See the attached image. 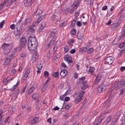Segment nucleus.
Listing matches in <instances>:
<instances>
[{"label": "nucleus", "instance_id": "obj_25", "mask_svg": "<svg viewBox=\"0 0 125 125\" xmlns=\"http://www.w3.org/2000/svg\"><path fill=\"white\" fill-rule=\"evenodd\" d=\"M88 49V47H82L80 48L79 50V52H86L87 51V49Z\"/></svg>", "mask_w": 125, "mask_h": 125}, {"label": "nucleus", "instance_id": "obj_6", "mask_svg": "<svg viewBox=\"0 0 125 125\" xmlns=\"http://www.w3.org/2000/svg\"><path fill=\"white\" fill-rule=\"evenodd\" d=\"M28 47L29 49L31 51H33L35 50L37 46V44H32L30 42L28 44Z\"/></svg>", "mask_w": 125, "mask_h": 125}, {"label": "nucleus", "instance_id": "obj_47", "mask_svg": "<svg viewBox=\"0 0 125 125\" xmlns=\"http://www.w3.org/2000/svg\"><path fill=\"white\" fill-rule=\"evenodd\" d=\"M53 123H54V124L55 123H56L58 121V118H54L53 119Z\"/></svg>", "mask_w": 125, "mask_h": 125}, {"label": "nucleus", "instance_id": "obj_45", "mask_svg": "<svg viewBox=\"0 0 125 125\" xmlns=\"http://www.w3.org/2000/svg\"><path fill=\"white\" fill-rule=\"evenodd\" d=\"M56 33V32L54 31H52L50 35L52 38L55 35V34Z\"/></svg>", "mask_w": 125, "mask_h": 125}, {"label": "nucleus", "instance_id": "obj_3", "mask_svg": "<svg viewBox=\"0 0 125 125\" xmlns=\"http://www.w3.org/2000/svg\"><path fill=\"white\" fill-rule=\"evenodd\" d=\"M26 44V39L25 37H22L20 40V45L19 47V49L21 50L23 48Z\"/></svg>", "mask_w": 125, "mask_h": 125}, {"label": "nucleus", "instance_id": "obj_52", "mask_svg": "<svg viewBox=\"0 0 125 125\" xmlns=\"http://www.w3.org/2000/svg\"><path fill=\"white\" fill-rule=\"evenodd\" d=\"M125 91V90L124 89H121L120 90V95L124 93Z\"/></svg>", "mask_w": 125, "mask_h": 125}, {"label": "nucleus", "instance_id": "obj_31", "mask_svg": "<svg viewBox=\"0 0 125 125\" xmlns=\"http://www.w3.org/2000/svg\"><path fill=\"white\" fill-rule=\"evenodd\" d=\"M31 98L33 100H37L38 99L37 94H34L32 96Z\"/></svg>", "mask_w": 125, "mask_h": 125}, {"label": "nucleus", "instance_id": "obj_10", "mask_svg": "<svg viewBox=\"0 0 125 125\" xmlns=\"http://www.w3.org/2000/svg\"><path fill=\"white\" fill-rule=\"evenodd\" d=\"M38 118L35 117L29 120V123L30 124H34L38 122Z\"/></svg>", "mask_w": 125, "mask_h": 125}, {"label": "nucleus", "instance_id": "obj_36", "mask_svg": "<svg viewBox=\"0 0 125 125\" xmlns=\"http://www.w3.org/2000/svg\"><path fill=\"white\" fill-rule=\"evenodd\" d=\"M64 52L65 53L67 52L69 48L68 47L66 46H65L64 47Z\"/></svg>", "mask_w": 125, "mask_h": 125}, {"label": "nucleus", "instance_id": "obj_16", "mask_svg": "<svg viewBox=\"0 0 125 125\" xmlns=\"http://www.w3.org/2000/svg\"><path fill=\"white\" fill-rule=\"evenodd\" d=\"M43 63L41 61L38 62L36 65L37 68L39 70L41 69L42 68Z\"/></svg>", "mask_w": 125, "mask_h": 125}, {"label": "nucleus", "instance_id": "obj_7", "mask_svg": "<svg viewBox=\"0 0 125 125\" xmlns=\"http://www.w3.org/2000/svg\"><path fill=\"white\" fill-rule=\"evenodd\" d=\"M39 57V55L37 51H35L33 55L32 60V62H35L38 60Z\"/></svg>", "mask_w": 125, "mask_h": 125}, {"label": "nucleus", "instance_id": "obj_60", "mask_svg": "<svg viewBox=\"0 0 125 125\" xmlns=\"http://www.w3.org/2000/svg\"><path fill=\"white\" fill-rule=\"evenodd\" d=\"M120 116V114L117 115V114H116V116H115V118H114V119H116V120H117L118 117H119Z\"/></svg>", "mask_w": 125, "mask_h": 125}, {"label": "nucleus", "instance_id": "obj_59", "mask_svg": "<svg viewBox=\"0 0 125 125\" xmlns=\"http://www.w3.org/2000/svg\"><path fill=\"white\" fill-rule=\"evenodd\" d=\"M29 74L26 73L25 72L24 75L23 77H24L26 79L27 77H28Z\"/></svg>", "mask_w": 125, "mask_h": 125}, {"label": "nucleus", "instance_id": "obj_43", "mask_svg": "<svg viewBox=\"0 0 125 125\" xmlns=\"http://www.w3.org/2000/svg\"><path fill=\"white\" fill-rule=\"evenodd\" d=\"M88 3L89 4L90 6H92L93 5V0H88Z\"/></svg>", "mask_w": 125, "mask_h": 125}, {"label": "nucleus", "instance_id": "obj_55", "mask_svg": "<svg viewBox=\"0 0 125 125\" xmlns=\"http://www.w3.org/2000/svg\"><path fill=\"white\" fill-rule=\"evenodd\" d=\"M125 44L123 42L121 43L119 45V47L120 48H122L124 46Z\"/></svg>", "mask_w": 125, "mask_h": 125}, {"label": "nucleus", "instance_id": "obj_11", "mask_svg": "<svg viewBox=\"0 0 125 125\" xmlns=\"http://www.w3.org/2000/svg\"><path fill=\"white\" fill-rule=\"evenodd\" d=\"M12 54L8 56V57H7L4 62V64L5 65H8L9 64L10 62V60L12 58Z\"/></svg>", "mask_w": 125, "mask_h": 125}, {"label": "nucleus", "instance_id": "obj_40", "mask_svg": "<svg viewBox=\"0 0 125 125\" xmlns=\"http://www.w3.org/2000/svg\"><path fill=\"white\" fill-rule=\"evenodd\" d=\"M2 115H0V124H1L3 123L4 119L2 118Z\"/></svg>", "mask_w": 125, "mask_h": 125}, {"label": "nucleus", "instance_id": "obj_54", "mask_svg": "<svg viewBox=\"0 0 125 125\" xmlns=\"http://www.w3.org/2000/svg\"><path fill=\"white\" fill-rule=\"evenodd\" d=\"M117 121V120H116V119H114L112 122V123L111 124L112 125H113L114 124H115V123L116 122V121Z\"/></svg>", "mask_w": 125, "mask_h": 125}, {"label": "nucleus", "instance_id": "obj_1", "mask_svg": "<svg viewBox=\"0 0 125 125\" xmlns=\"http://www.w3.org/2000/svg\"><path fill=\"white\" fill-rule=\"evenodd\" d=\"M106 82L104 81L97 88V91L99 93H101L106 89V86H108L109 85V83L106 84Z\"/></svg>", "mask_w": 125, "mask_h": 125}, {"label": "nucleus", "instance_id": "obj_61", "mask_svg": "<svg viewBox=\"0 0 125 125\" xmlns=\"http://www.w3.org/2000/svg\"><path fill=\"white\" fill-rule=\"evenodd\" d=\"M7 50V52H6V50H5L4 51V54L5 55H6L8 53V52L10 51V50L9 49H8Z\"/></svg>", "mask_w": 125, "mask_h": 125}, {"label": "nucleus", "instance_id": "obj_62", "mask_svg": "<svg viewBox=\"0 0 125 125\" xmlns=\"http://www.w3.org/2000/svg\"><path fill=\"white\" fill-rule=\"evenodd\" d=\"M73 76L75 78H77L78 77L77 73H74L73 75Z\"/></svg>", "mask_w": 125, "mask_h": 125}, {"label": "nucleus", "instance_id": "obj_63", "mask_svg": "<svg viewBox=\"0 0 125 125\" xmlns=\"http://www.w3.org/2000/svg\"><path fill=\"white\" fill-rule=\"evenodd\" d=\"M16 71L15 69H13L11 70V73L13 74H14L15 73Z\"/></svg>", "mask_w": 125, "mask_h": 125}, {"label": "nucleus", "instance_id": "obj_57", "mask_svg": "<svg viewBox=\"0 0 125 125\" xmlns=\"http://www.w3.org/2000/svg\"><path fill=\"white\" fill-rule=\"evenodd\" d=\"M70 52L72 54H73L75 52V50L74 49H73L70 51Z\"/></svg>", "mask_w": 125, "mask_h": 125}, {"label": "nucleus", "instance_id": "obj_19", "mask_svg": "<svg viewBox=\"0 0 125 125\" xmlns=\"http://www.w3.org/2000/svg\"><path fill=\"white\" fill-rule=\"evenodd\" d=\"M31 18L30 16L28 17L27 18L26 20L25 21L24 25L25 26H26L28 25V23L31 21Z\"/></svg>", "mask_w": 125, "mask_h": 125}, {"label": "nucleus", "instance_id": "obj_32", "mask_svg": "<svg viewBox=\"0 0 125 125\" xmlns=\"http://www.w3.org/2000/svg\"><path fill=\"white\" fill-rule=\"evenodd\" d=\"M59 75V73L58 72L54 73L52 74V76L58 78Z\"/></svg>", "mask_w": 125, "mask_h": 125}, {"label": "nucleus", "instance_id": "obj_23", "mask_svg": "<svg viewBox=\"0 0 125 125\" xmlns=\"http://www.w3.org/2000/svg\"><path fill=\"white\" fill-rule=\"evenodd\" d=\"M35 88L34 87L32 86L30 88L28 91L27 94L29 95H30L31 93L34 90Z\"/></svg>", "mask_w": 125, "mask_h": 125}, {"label": "nucleus", "instance_id": "obj_49", "mask_svg": "<svg viewBox=\"0 0 125 125\" xmlns=\"http://www.w3.org/2000/svg\"><path fill=\"white\" fill-rule=\"evenodd\" d=\"M94 67H90L89 68V71L90 72L92 73L94 71Z\"/></svg>", "mask_w": 125, "mask_h": 125}, {"label": "nucleus", "instance_id": "obj_20", "mask_svg": "<svg viewBox=\"0 0 125 125\" xmlns=\"http://www.w3.org/2000/svg\"><path fill=\"white\" fill-rule=\"evenodd\" d=\"M44 18V15H42L37 19V20L34 22H36L37 25Z\"/></svg>", "mask_w": 125, "mask_h": 125}, {"label": "nucleus", "instance_id": "obj_15", "mask_svg": "<svg viewBox=\"0 0 125 125\" xmlns=\"http://www.w3.org/2000/svg\"><path fill=\"white\" fill-rule=\"evenodd\" d=\"M102 76L101 73H99L98 74L95 79V84L97 83L101 79Z\"/></svg>", "mask_w": 125, "mask_h": 125}, {"label": "nucleus", "instance_id": "obj_53", "mask_svg": "<svg viewBox=\"0 0 125 125\" xmlns=\"http://www.w3.org/2000/svg\"><path fill=\"white\" fill-rule=\"evenodd\" d=\"M49 75L48 72L46 71H45L44 73V75L45 76H48Z\"/></svg>", "mask_w": 125, "mask_h": 125}, {"label": "nucleus", "instance_id": "obj_12", "mask_svg": "<svg viewBox=\"0 0 125 125\" xmlns=\"http://www.w3.org/2000/svg\"><path fill=\"white\" fill-rule=\"evenodd\" d=\"M120 22L118 21L116 23H114L112 24L111 27L113 29V30H115L120 25Z\"/></svg>", "mask_w": 125, "mask_h": 125}, {"label": "nucleus", "instance_id": "obj_13", "mask_svg": "<svg viewBox=\"0 0 125 125\" xmlns=\"http://www.w3.org/2000/svg\"><path fill=\"white\" fill-rule=\"evenodd\" d=\"M64 59L66 62L70 63L71 62L72 60L71 58L68 55H66V56L64 57Z\"/></svg>", "mask_w": 125, "mask_h": 125}, {"label": "nucleus", "instance_id": "obj_37", "mask_svg": "<svg viewBox=\"0 0 125 125\" xmlns=\"http://www.w3.org/2000/svg\"><path fill=\"white\" fill-rule=\"evenodd\" d=\"M5 20H3L0 23V28H1L3 27L5 23Z\"/></svg>", "mask_w": 125, "mask_h": 125}, {"label": "nucleus", "instance_id": "obj_64", "mask_svg": "<svg viewBox=\"0 0 125 125\" xmlns=\"http://www.w3.org/2000/svg\"><path fill=\"white\" fill-rule=\"evenodd\" d=\"M120 69L121 71H123L125 69V67L122 66L120 68Z\"/></svg>", "mask_w": 125, "mask_h": 125}, {"label": "nucleus", "instance_id": "obj_4", "mask_svg": "<svg viewBox=\"0 0 125 125\" xmlns=\"http://www.w3.org/2000/svg\"><path fill=\"white\" fill-rule=\"evenodd\" d=\"M114 60V57L111 56L107 57L105 59V63L108 64H111L113 62Z\"/></svg>", "mask_w": 125, "mask_h": 125}, {"label": "nucleus", "instance_id": "obj_26", "mask_svg": "<svg viewBox=\"0 0 125 125\" xmlns=\"http://www.w3.org/2000/svg\"><path fill=\"white\" fill-rule=\"evenodd\" d=\"M20 83V81H18L17 82L16 84L14 85L13 87H12V88L10 89H9V90H10L12 91H13L17 87L18 85H19Z\"/></svg>", "mask_w": 125, "mask_h": 125}, {"label": "nucleus", "instance_id": "obj_44", "mask_svg": "<svg viewBox=\"0 0 125 125\" xmlns=\"http://www.w3.org/2000/svg\"><path fill=\"white\" fill-rule=\"evenodd\" d=\"M27 87H28V85H27V84H26L25 86L24 87V88L23 91L21 92V94L23 93L24 92V91H25V89H26V88Z\"/></svg>", "mask_w": 125, "mask_h": 125}, {"label": "nucleus", "instance_id": "obj_21", "mask_svg": "<svg viewBox=\"0 0 125 125\" xmlns=\"http://www.w3.org/2000/svg\"><path fill=\"white\" fill-rule=\"evenodd\" d=\"M104 114H102L101 115L99 116V117L97 119V121H98V123L101 122L102 119L104 117Z\"/></svg>", "mask_w": 125, "mask_h": 125}, {"label": "nucleus", "instance_id": "obj_34", "mask_svg": "<svg viewBox=\"0 0 125 125\" xmlns=\"http://www.w3.org/2000/svg\"><path fill=\"white\" fill-rule=\"evenodd\" d=\"M72 106L71 104H69L67 105H66L64 106V108L66 109H68L70 108Z\"/></svg>", "mask_w": 125, "mask_h": 125}, {"label": "nucleus", "instance_id": "obj_18", "mask_svg": "<svg viewBox=\"0 0 125 125\" xmlns=\"http://www.w3.org/2000/svg\"><path fill=\"white\" fill-rule=\"evenodd\" d=\"M80 3V0H76L73 4L72 6L74 8L75 7H78Z\"/></svg>", "mask_w": 125, "mask_h": 125}, {"label": "nucleus", "instance_id": "obj_42", "mask_svg": "<svg viewBox=\"0 0 125 125\" xmlns=\"http://www.w3.org/2000/svg\"><path fill=\"white\" fill-rule=\"evenodd\" d=\"M67 23V22L66 21H65L62 23L60 25L61 27H63L64 26H66V24Z\"/></svg>", "mask_w": 125, "mask_h": 125}, {"label": "nucleus", "instance_id": "obj_30", "mask_svg": "<svg viewBox=\"0 0 125 125\" xmlns=\"http://www.w3.org/2000/svg\"><path fill=\"white\" fill-rule=\"evenodd\" d=\"M94 50V49L93 48H90L88 49L87 50V53L88 54H91L92 52Z\"/></svg>", "mask_w": 125, "mask_h": 125}, {"label": "nucleus", "instance_id": "obj_2", "mask_svg": "<svg viewBox=\"0 0 125 125\" xmlns=\"http://www.w3.org/2000/svg\"><path fill=\"white\" fill-rule=\"evenodd\" d=\"M29 42L32 44H38L37 41L33 35H31L30 36H29L28 44L29 43Z\"/></svg>", "mask_w": 125, "mask_h": 125}, {"label": "nucleus", "instance_id": "obj_33", "mask_svg": "<svg viewBox=\"0 0 125 125\" xmlns=\"http://www.w3.org/2000/svg\"><path fill=\"white\" fill-rule=\"evenodd\" d=\"M76 20H73L71 22L70 26L72 27H74L76 23Z\"/></svg>", "mask_w": 125, "mask_h": 125}, {"label": "nucleus", "instance_id": "obj_22", "mask_svg": "<svg viewBox=\"0 0 125 125\" xmlns=\"http://www.w3.org/2000/svg\"><path fill=\"white\" fill-rule=\"evenodd\" d=\"M77 37L78 39H82L83 38V36L82 33H81L79 31L77 32Z\"/></svg>", "mask_w": 125, "mask_h": 125}, {"label": "nucleus", "instance_id": "obj_46", "mask_svg": "<svg viewBox=\"0 0 125 125\" xmlns=\"http://www.w3.org/2000/svg\"><path fill=\"white\" fill-rule=\"evenodd\" d=\"M47 85L45 83L43 86V87L42 88V91H44L46 88Z\"/></svg>", "mask_w": 125, "mask_h": 125}, {"label": "nucleus", "instance_id": "obj_39", "mask_svg": "<svg viewBox=\"0 0 125 125\" xmlns=\"http://www.w3.org/2000/svg\"><path fill=\"white\" fill-rule=\"evenodd\" d=\"M8 81H7V79L6 78H5L3 80V83L4 84L6 85L8 83Z\"/></svg>", "mask_w": 125, "mask_h": 125}, {"label": "nucleus", "instance_id": "obj_50", "mask_svg": "<svg viewBox=\"0 0 125 125\" xmlns=\"http://www.w3.org/2000/svg\"><path fill=\"white\" fill-rule=\"evenodd\" d=\"M77 25L79 27H81L82 26V24L81 22L79 21H77L76 23Z\"/></svg>", "mask_w": 125, "mask_h": 125}, {"label": "nucleus", "instance_id": "obj_28", "mask_svg": "<svg viewBox=\"0 0 125 125\" xmlns=\"http://www.w3.org/2000/svg\"><path fill=\"white\" fill-rule=\"evenodd\" d=\"M123 33L121 37H124L125 36V24L123 26L122 30Z\"/></svg>", "mask_w": 125, "mask_h": 125}, {"label": "nucleus", "instance_id": "obj_56", "mask_svg": "<svg viewBox=\"0 0 125 125\" xmlns=\"http://www.w3.org/2000/svg\"><path fill=\"white\" fill-rule=\"evenodd\" d=\"M74 42V40L73 39H71L70 40L68 41V42L69 44V43H70L71 42L72 43H73Z\"/></svg>", "mask_w": 125, "mask_h": 125}, {"label": "nucleus", "instance_id": "obj_8", "mask_svg": "<svg viewBox=\"0 0 125 125\" xmlns=\"http://www.w3.org/2000/svg\"><path fill=\"white\" fill-rule=\"evenodd\" d=\"M82 97L78 93L75 94L73 96V98L75 100V102L77 103H78L81 100Z\"/></svg>", "mask_w": 125, "mask_h": 125}, {"label": "nucleus", "instance_id": "obj_58", "mask_svg": "<svg viewBox=\"0 0 125 125\" xmlns=\"http://www.w3.org/2000/svg\"><path fill=\"white\" fill-rule=\"evenodd\" d=\"M58 47V46L56 45L53 48V50L54 52H55L57 50Z\"/></svg>", "mask_w": 125, "mask_h": 125}, {"label": "nucleus", "instance_id": "obj_9", "mask_svg": "<svg viewBox=\"0 0 125 125\" xmlns=\"http://www.w3.org/2000/svg\"><path fill=\"white\" fill-rule=\"evenodd\" d=\"M37 25V24L36 23V22H33L31 25L29 27L28 31L32 33L34 32L35 31V30L33 28Z\"/></svg>", "mask_w": 125, "mask_h": 125}, {"label": "nucleus", "instance_id": "obj_29", "mask_svg": "<svg viewBox=\"0 0 125 125\" xmlns=\"http://www.w3.org/2000/svg\"><path fill=\"white\" fill-rule=\"evenodd\" d=\"M55 39L54 38H53L51 40L49 43L48 45V46H50L52 45L55 42Z\"/></svg>", "mask_w": 125, "mask_h": 125}, {"label": "nucleus", "instance_id": "obj_41", "mask_svg": "<svg viewBox=\"0 0 125 125\" xmlns=\"http://www.w3.org/2000/svg\"><path fill=\"white\" fill-rule=\"evenodd\" d=\"M29 5V3L27 1V0L25 1L24 3V5L25 7H27Z\"/></svg>", "mask_w": 125, "mask_h": 125}, {"label": "nucleus", "instance_id": "obj_48", "mask_svg": "<svg viewBox=\"0 0 125 125\" xmlns=\"http://www.w3.org/2000/svg\"><path fill=\"white\" fill-rule=\"evenodd\" d=\"M85 93V92L84 91H82L80 93H79L78 94H79V95L82 97L83 95H84Z\"/></svg>", "mask_w": 125, "mask_h": 125}, {"label": "nucleus", "instance_id": "obj_27", "mask_svg": "<svg viewBox=\"0 0 125 125\" xmlns=\"http://www.w3.org/2000/svg\"><path fill=\"white\" fill-rule=\"evenodd\" d=\"M82 83L83 85L84 86V87H82V89H84L87 88L88 85L87 84L86 81H84V82H82Z\"/></svg>", "mask_w": 125, "mask_h": 125}, {"label": "nucleus", "instance_id": "obj_17", "mask_svg": "<svg viewBox=\"0 0 125 125\" xmlns=\"http://www.w3.org/2000/svg\"><path fill=\"white\" fill-rule=\"evenodd\" d=\"M67 72L65 70H63L61 71L60 74L62 77H64L67 74Z\"/></svg>", "mask_w": 125, "mask_h": 125}, {"label": "nucleus", "instance_id": "obj_38", "mask_svg": "<svg viewBox=\"0 0 125 125\" xmlns=\"http://www.w3.org/2000/svg\"><path fill=\"white\" fill-rule=\"evenodd\" d=\"M71 33L72 34L73 36L75 35L76 34L75 29H74L72 30L71 31Z\"/></svg>", "mask_w": 125, "mask_h": 125}, {"label": "nucleus", "instance_id": "obj_5", "mask_svg": "<svg viewBox=\"0 0 125 125\" xmlns=\"http://www.w3.org/2000/svg\"><path fill=\"white\" fill-rule=\"evenodd\" d=\"M22 21V20L20 19L16 25V27L17 31L21 30L23 29L22 24L21 23Z\"/></svg>", "mask_w": 125, "mask_h": 125}, {"label": "nucleus", "instance_id": "obj_24", "mask_svg": "<svg viewBox=\"0 0 125 125\" xmlns=\"http://www.w3.org/2000/svg\"><path fill=\"white\" fill-rule=\"evenodd\" d=\"M46 26V24L45 23H43L41 24L40 27L38 30V31L39 32H41L42 30L43 29L44 27Z\"/></svg>", "mask_w": 125, "mask_h": 125}, {"label": "nucleus", "instance_id": "obj_35", "mask_svg": "<svg viewBox=\"0 0 125 125\" xmlns=\"http://www.w3.org/2000/svg\"><path fill=\"white\" fill-rule=\"evenodd\" d=\"M111 118V116H109L107 118L105 121L108 123L110 122Z\"/></svg>", "mask_w": 125, "mask_h": 125}, {"label": "nucleus", "instance_id": "obj_14", "mask_svg": "<svg viewBox=\"0 0 125 125\" xmlns=\"http://www.w3.org/2000/svg\"><path fill=\"white\" fill-rule=\"evenodd\" d=\"M10 46V45L9 44H6L4 43L2 45L1 47L3 50L7 49V50L9 49V47Z\"/></svg>", "mask_w": 125, "mask_h": 125}, {"label": "nucleus", "instance_id": "obj_51", "mask_svg": "<svg viewBox=\"0 0 125 125\" xmlns=\"http://www.w3.org/2000/svg\"><path fill=\"white\" fill-rule=\"evenodd\" d=\"M42 12V11L40 10H38L36 12V13L37 14L39 15L41 14Z\"/></svg>", "mask_w": 125, "mask_h": 125}]
</instances>
